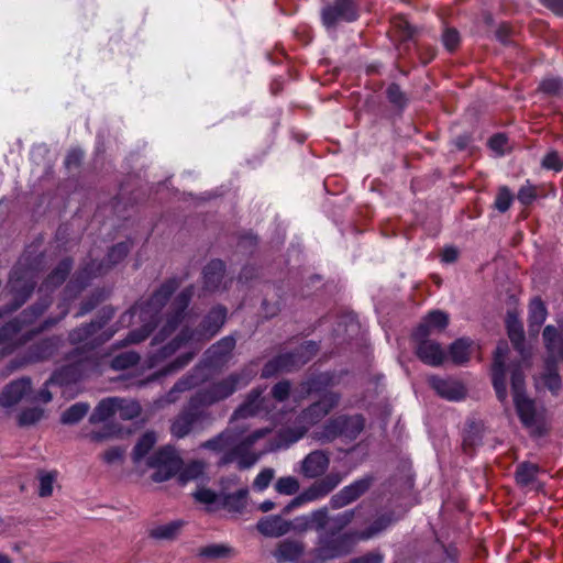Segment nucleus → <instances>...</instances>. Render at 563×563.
Masks as SVG:
<instances>
[{"mask_svg":"<svg viewBox=\"0 0 563 563\" xmlns=\"http://www.w3.org/2000/svg\"><path fill=\"white\" fill-rule=\"evenodd\" d=\"M506 330L512 347L518 353L519 357L510 361V349L507 341L501 340L498 342L494 352L490 375L497 399L501 404H507L508 399L506 384L507 372L512 375L514 371L517 368L523 372L525 369H529L532 366L533 356L532 347L526 342L522 322L515 312L507 313Z\"/></svg>","mask_w":563,"mask_h":563,"instance_id":"obj_1","label":"nucleus"},{"mask_svg":"<svg viewBox=\"0 0 563 563\" xmlns=\"http://www.w3.org/2000/svg\"><path fill=\"white\" fill-rule=\"evenodd\" d=\"M268 432V429H258L245 438L239 439L234 431L225 429L218 435L202 442L200 448L222 454L217 463L218 466L235 462L239 470H246L258 460V455L252 451L253 445L260 439L266 437Z\"/></svg>","mask_w":563,"mask_h":563,"instance_id":"obj_2","label":"nucleus"},{"mask_svg":"<svg viewBox=\"0 0 563 563\" xmlns=\"http://www.w3.org/2000/svg\"><path fill=\"white\" fill-rule=\"evenodd\" d=\"M227 316L228 310L224 306L213 307L203 317L196 330L190 331L189 329H184L175 339L162 346L154 357L159 361L165 360L173 355L186 342L202 343L210 340L224 325Z\"/></svg>","mask_w":563,"mask_h":563,"instance_id":"obj_3","label":"nucleus"},{"mask_svg":"<svg viewBox=\"0 0 563 563\" xmlns=\"http://www.w3.org/2000/svg\"><path fill=\"white\" fill-rule=\"evenodd\" d=\"M510 385L514 404L521 423L532 435L541 437L545 432L542 412L538 409L533 399L526 394V374L518 368L510 375Z\"/></svg>","mask_w":563,"mask_h":563,"instance_id":"obj_4","label":"nucleus"},{"mask_svg":"<svg viewBox=\"0 0 563 563\" xmlns=\"http://www.w3.org/2000/svg\"><path fill=\"white\" fill-rule=\"evenodd\" d=\"M214 421L212 412L195 396L183 406L180 411L170 420L169 431L176 439H184L195 430H202Z\"/></svg>","mask_w":563,"mask_h":563,"instance_id":"obj_5","label":"nucleus"},{"mask_svg":"<svg viewBox=\"0 0 563 563\" xmlns=\"http://www.w3.org/2000/svg\"><path fill=\"white\" fill-rule=\"evenodd\" d=\"M179 285L180 280L177 278H170L162 284L153 294L146 307L141 310L140 317L145 322L144 325L140 330L131 331L125 339L126 343H139L150 335L157 322L156 314L167 303Z\"/></svg>","mask_w":563,"mask_h":563,"instance_id":"obj_6","label":"nucleus"},{"mask_svg":"<svg viewBox=\"0 0 563 563\" xmlns=\"http://www.w3.org/2000/svg\"><path fill=\"white\" fill-rule=\"evenodd\" d=\"M357 542L356 530L336 533L325 529L318 534L313 555L320 562L346 556L353 552Z\"/></svg>","mask_w":563,"mask_h":563,"instance_id":"obj_7","label":"nucleus"},{"mask_svg":"<svg viewBox=\"0 0 563 563\" xmlns=\"http://www.w3.org/2000/svg\"><path fill=\"white\" fill-rule=\"evenodd\" d=\"M318 352V344L307 341L294 351L284 352L268 361L263 369L262 377L268 378L277 373H289L300 368Z\"/></svg>","mask_w":563,"mask_h":563,"instance_id":"obj_8","label":"nucleus"},{"mask_svg":"<svg viewBox=\"0 0 563 563\" xmlns=\"http://www.w3.org/2000/svg\"><path fill=\"white\" fill-rule=\"evenodd\" d=\"M340 397L338 394L329 391L322 397L311 404L308 408L303 409L294 421V426L288 429L289 433L294 434V441L302 438L308 430L321 421L333 408L339 404Z\"/></svg>","mask_w":563,"mask_h":563,"instance_id":"obj_9","label":"nucleus"},{"mask_svg":"<svg viewBox=\"0 0 563 563\" xmlns=\"http://www.w3.org/2000/svg\"><path fill=\"white\" fill-rule=\"evenodd\" d=\"M251 380L249 373L242 371L198 390L194 396L208 409L209 406L221 401L239 388L245 387Z\"/></svg>","mask_w":563,"mask_h":563,"instance_id":"obj_10","label":"nucleus"},{"mask_svg":"<svg viewBox=\"0 0 563 563\" xmlns=\"http://www.w3.org/2000/svg\"><path fill=\"white\" fill-rule=\"evenodd\" d=\"M145 465L154 470L151 478L156 483H162L168 481L180 471L183 461L173 448L164 446L148 455L145 459Z\"/></svg>","mask_w":563,"mask_h":563,"instance_id":"obj_11","label":"nucleus"},{"mask_svg":"<svg viewBox=\"0 0 563 563\" xmlns=\"http://www.w3.org/2000/svg\"><path fill=\"white\" fill-rule=\"evenodd\" d=\"M339 472H330L319 481H314L308 488L290 500L283 509V515L290 514L295 508L310 501L321 499L333 492L342 482Z\"/></svg>","mask_w":563,"mask_h":563,"instance_id":"obj_12","label":"nucleus"},{"mask_svg":"<svg viewBox=\"0 0 563 563\" xmlns=\"http://www.w3.org/2000/svg\"><path fill=\"white\" fill-rule=\"evenodd\" d=\"M195 294L192 285L184 288L173 300L168 308L166 322L159 332L153 339L154 344L162 343L169 336L179 325L185 317V311Z\"/></svg>","mask_w":563,"mask_h":563,"instance_id":"obj_13","label":"nucleus"},{"mask_svg":"<svg viewBox=\"0 0 563 563\" xmlns=\"http://www.w3.org/2000/svg\"><path fill=\"white\" fill-rule=\"evenodd\" d=\"M130 242L117 243L109 250L104 261L99 263H97L96 261H91L90 263L86 264L85 267L81 269L79 276L85 279L101 276L109 272L113 266L119 264L121 261H123L130 253Z\"/></svg>","mask_w":563,"mask_h":563,"instance_id":"obj_14","label":"nucleus"},{"mask_svg":"<svg viewBox=\"0 0 563 563\" xmlns=\"http://www.w3.org/2000/svg\"><path fill=\"white\" fill-rule=\"evenodd\" d=\"M358 16L355 0H334L322 9L321 18L323 24L330 29L340 22H353Z\"/></svg>","mask_w":563,"mask_h":563,"instance_id":"obj_15","label":"nucleus"},{"mask_svg":"<svg viewBox=\"0 0 563 563\" xmlns=\"http://www.w3.org/2000/svg\"><path fill=\"white\" fill-rule=\"evenodd\" d=\"M374 477L367 475L352 484L343 487L330 498V506L332 509H341L365 495L374 484Z\"/></svg>","mask_w":563,"mask_h":563,"instance_id":"obj_16","label":"nucleus"},{"mask_svg":"<svg viewBox=\"0 0 563 563\" xmlns=\"http://www.w3.org/2000/svg\"><path fill=\"white\" fill-rule=\"evenodd\" d=\"M330 466V453L323 450H314L300 462L299 473L308 479L319 481L327 476Z\"/></svg>","mask_w":563,"mask_h":563,"instance_id":"obj_17","label":"nucleus"},{"mask_svg":"<svg viewBox=\"0 0 563 563\" xmlns=\"http://www.w3.org/2000/svg\"><path fill=\"white\" fill-rule=\"evenodd\" d=\"M545 355L543 362H563V324H548L542 332Z\"/></svg>","mask_w":563,"mask_h":563,"instance_id":"obj_18","label":"nucleus"},{"mask_svg":"<svg viewBox=\"0 0 563 563\" xmlns=\"http://www.w3.org/2000/svg\"><path fill=\"white\" fill-rule=\"evenodd\" d=\"M236 345V339L228 335L212 344L206 352L203 361L210 367L223 366L231 358L232 351Z\"/></svg>","mask_w":563,"mask_h":563,"instance_id":"obj_19","label":"nucleus"},{"mask_svg":"<svg viewBox=\"0 0 563 563\" xmlns=\"http://www.w3.org/2000/svg\"><path fill=\"white\" fill-rule=\"evenodd\" d=\"M330 525V512L327 507L319 508L307 516L297 517L291 530L303 533L309 530L318 532L325 530Z\"/></svg>","mask_w":563,"mask_h":563,"instance_id":"obj_20","label":"nucleus"},{"mask_svg":"<svg viewBox=\"0 0 563 563\" xmlns=\"http://www.w3.org/2000/svg\"><path fill=\"white\" fill-rule=\"evenodd\" d=\"M30 377H22L5 385L0 395V405L4 408L13 407L31 390Z\"/></svg>","mask_w":563,"mask_h":563,"instance_id":"obj_21","label":"nucleus"},{"mask_svg":"<svg viewBox=\"0 0 563 563\" xmlns=\"http://www.w3.org/2000/svg\"><path fill=\"white\" fill-rule=\"evenodd\" d=\"M292 522L282 515H272L261 518L256 523L257 531L267 538H279L291 531Z\"/></svg>","mask_w":563,"mask_h":563,"instance_id":"obj_22","label":"nucleus"},{"mask_svg":"<svg viewBox=\"0 0 563 563\" xmlns=\"http://www.w3.org/2000/svg\"><path fill=\"white\" fill-rule=\"evenodd\" d=\"M73 266L74 262L70 257L63 258L44 279L40 287V291L47 294L58 288L69 276Z\"/></svg>","mask_w":563,"mask_h":563,"instance_id":"obj_23","label":"nucleus"},{"mask_svg":"<svg viewBox=\"0 0 563 563\" xmlns=\"http://www.w3.org/2000/svg\"><path fill=\"white\" fill-rule=\"evenodd\" d=\"M419 341L416 352L418 357L426 364L439 366L445 358V353L441 345L427 338L417 339Z\"/></svg>","mask_w":563,"mask_h":563,"instance_id":"obj_24","label":"nucleus"},{"mask_svg":"<svg viewBox=\"0 0 563 563\" xmlns=\"http://www.w3.org/2000/svg\"><path fill=\"white\" fill-rule=\"evenodd\" d=\"M35 288V283L30 279L18 278L11 282V291L13 298L11 303L5 308V312H13L22 307L31 297Z\"/></svg>","mask_w":563,"mask_h":563,"instance_id":"obj_25","label":"nucleus"},{"mask_svg":"<svg viewBox=\"0 0 563 563\" xmlns=\"http://www.w3.org/2000/svg\"><path fill=\"white\" fill-rule=\"evenodd\" d=\"M429 383L435 393L442 398L449 400H460L465 396V389L459 382L442 379L433 376L429 379Z\"/></svg>","mask_w":563,"mask_h":563,"instance_id":"obj_26","label":"nucleus"},{"mask_svg":"<svg viewBox=\"0 0 563 563\" xmlns=\"http://www.w3.org/2000/svg\"><path fill=\"white\" fill-rule=\"evenodd\" d=\"M225 273V265L221 260L210 261L203 268V287L208 291L221 288Z\"/></svg>","mask_w":563,"mask_h":563,"instance_id":"obj_27","label":"nucleus"},{"mask_svg":"<svg viewBox=\"0 0 563 563\" xmlns=\"http://www.w3.org/2000/svg\"><path fill=\"white\" fill-rule=\"evenodd\" d=\"M263 389L254 388L252 389L245 401L234 411V418H249L257 415L262 410L265 409L264 401L265 398L262 396Z\"/></svg>","mask_w":563,"mask_h":563,"instance_id":"obj_28","label":"nucleus"},{"mask_svg":"<svg viewBox=\"0 0 563 563\" xmlns=\"http://www.w3.org/2000/svg\"><path fill=\"white\" fill-rule=\"evenodd\" d=\"M303 543L298 540L286 539L280 541L273 555L278 563L294 562L303 553Z\"/></svg>","mask_w":563,"mask_h":563,"instance_id":"obj_29","label":"nucleus"},{"mask_svg":"<svg viewBox=\"0 0 563 563\" xmlns=\"http://www.w3.org/2000/svg\"><path fill=\"white\" fill-rule=\"evenodd\" d=\"M449 323V317L446 313L435 310L428 314L423 322L419 324L415 332L416 339L428 338L431 329L443 330Z\"/></svg>","mask_w":563,"mask_h":563,"instance_id":"obj_30","label":"nucleus"},{"mask_svg":"<svg viewBox=\"0 0 563 563\" xmlns=\"http://www.w3.org/2000/svg\"><path fill=\"white\" fill-rule=\"evenodd\" d=\"M540 379L547 389H549L553 395H558L562 389L559 363L543 362Z\"/></svg>","mask_w":563,"mask_h":563,"instance_id":"obj_31","label":"nucleus"},{"mask_svg":"<svg viewBox=\"0 0 563 563\" xmlns=\"http://www.w3.org/2000/svg\"><path fill=\"white\" fill-rule=\"evenodd\" d=\"M157 442V434L154 431H146L143 433L135 443L131 457L134 464L139 465L147 455Z\"/></svg>","mask_w":563,"mask_h":563,"instance_id":"obj_32","label":"nucleus"},{"mask_svg":"<svg viewBox=\"0 0 563 563\" xmlns=\"http://www.w3.org/2000/svg\"><path fill=\"white\" fill-rule=\"evenodd\" d=\"M56 343L53 339H45L32 344L26 354L27 362L36 363L48 360L56 352Z\"/></svg>","mask_w":563,"mask_h":563,"instance_id":"obj_33","label":"nucleus"},{"mask_svg":"<svg viewBox=\"0 0 563 563\" xmlns=\"http://www.w3.org/2000/svg\"><path fill=\"white\" fill-rule=\"evenodd\" d=\"M121 406L122 402L118 398L101 400L89 417L90 423L107 421L118 412Z\"/></svg>","mask_w":563,"mask_h":563,"instance_id":"obj_34","label":"nucleus"},{"mask_svg":"<svg viewBox=\"0 0 563 563\" xmlns=\"http://www.w3.org/2000/svg\"><path fill=\"white\" fill-rule=\"evenodd\" d=\"M68 373L69 368H63L60 371H56L52 374V376L45 382L43 388L38 390L35 395L34 400L47 404L52 400L53 396L49 391L51 385H63L68 383Z\"/></svg>","mask_w":563,"mask_h":563,"instance_id":"obj_35","label":"nucleus"},{"mask_svg":"<svg viewBox=\"0 0 563 563\" xmlns=\"http://www.w3.org/2000/svg\"><path fill=\"white\" fill-rule=\"evenodd\" d=\"M341 416L332 418L325 422L320 431L314 432V439L321 443H330L336 438L342 437Z\"/></svg>","mask_w":563,"mask_h":563,"instance_id":"obj_36","label":"nucleus"},{"mask_svg":"<svg viewBox=\"0 0 563 563\" xmlns=\"http://www.w3.org/2000/svg\"><path fill=\"white\" fill-rule=\"evenodd\" d=\"M111 317V312H109L108 314L104 313L99 320L91 321L90 323L71 331L69 334L71 342L77 343L85 341L90 335L100 330Z\"/></svg>","mask_w":563,"mask_h":563,"instance_id":"obj_37","label":"nucleus"},{"mask_svg":"<svg viewBox=\"0 0 563 563\" xmlns=\"http://www.w3.org/2000/svg\"><path fill=\"white\" fill-rule=\"evenodd\" d=\"M342 437L349 440H355L363 431L365 420L361 415L341 416Z\"/></svg>","mask_w":563,"mask_h":563,"instance_id":"obj_38","label":"nucleus"},{"mask_svg":"<svg viewBox=\"0 0 563 563\" xmlns=\"http://www.w3.org/2000/svg\"><path fill=\"white\" fill-rule=\"evenodd\" d=\"M207 464L202 461H192L180 466V471L176 474L177 481L180 485H185L188 482L197 481L205 475Z\"/></svg>","mask_w":563,"mask_h":563,"instance_id":"obj_39","label":"nucleus"},{"mask_svg":"<svg viewBox=\"0 0 563 563\" xmlns=\"http://www.w3.org/2000/svg\"><path fill=\"white\" fill-rule=\"evenodd\" d=\"M394 521V518L391 514H383L379 517H377L373 523L365 530L358 531L356 530V539L360 540H368L373 538L374 536L378 534L383 530H385L387 527L391 525Z\"/></svg>","mask_w":563,"mask_h":563,"instance_id":"obj_40","label":"nucleus"},{"mask_svg":"<svg viewBox=\"0 0 563 563\" xmlns=\"http://www.w3.org/2000/svg\"><path fill=\"white\" fill-rule=\"evenodd\" d=\"M247 495V488H241L235 493L225 494L222 497V505L231 512H242L246 506Z\"/></svg>","mask_w":563,"mask_h":563,"instance_id":"obj_41","label":"nucleus"},{"mask_svg":"<svg viewBox=\"0 0 563 563\" xmlns=\"http://www.w3.org/2000/svg\"><path fill=\"white\" fill-rule=\"evenodd\" d=\"M197 555L207 561L228 559L232 555V549L224 544H209L198 550Z\"/></svg>","mask_w":563,"mask_h":563,"instance_id":"obj_42","label":"nucleus"},{"mask_svg":"<svg viewBox=\"0 0 563 563\" xmlns=\"http://www.w3.org/2000/svg\"><path fill=\"white\" fill-rule=\"evenodd\" d=\"M183 521H172L167 525L151 529L148 536L157 540H173L178 536Z\"/></svg>","mask_w":563,"mask_h":563,"instance_id":"obj_43","label":"nucleus"},{"mask_svg":"<svg viewBox=\"0 0 563 563\" xmlns=\"http://www.w3.org/2000/svg\"><path fill=\"white\" fill-rule=\"evenodd\" d=\"M89 409L90 407L87 402H76L62 413L60 422L64 424H75L88 413Z\"/></svg>","mask_w":563,"mask_h":563,"instance_id":"obj_44","label":"nucleus"},{"mask_svg":"<svg viewBox=\"0 0 563 563\" xmlns=\"http://www.w3.org/2000/svg\"><path fill=\"white\" fill-rule=\"evenodd\" d=\"M52 299L48 295L41 297L35 303L22 312V320L25 323H32L35 319L42 316L51 306Z\"/></svg>","mask_w":563,"mask_h":563,"instance_id":"obj_45","label":"nucleus"},{"mask_svg":"<svg viewBox=\"0 0 563 563\" xmlns=\"http://www.w3.org/2000/svg\"><path fill=\"white\" fill-rule=\"evenodd\" d=\"M538 472L537 464L523 462L517 466L516 481L520 486H528L536 481Z\"/></svg>","mask_w":563,"mask_h":563,"instance_id":"obj_46","label":"nucleus"},{"mask_svg":"<svg viewBox=\"0 0 563 563\" xmlns=\"http://www.w3.org/2000/svg\"><path fill=\"white\" fill-rule=\"evenodd\" d=\"M360 509L361 506H357L353 509L340 512L333 517L330 516V523H332V526L329 529L335 531L336 533H342L341 531L353 522Z\"/></svg>","mask_w":563,"mask_h":563,"instance_id":"obj_47","label":"nucleus"},{"mask_svg":"<svg viewBox=\"0 0 563 563\" xmlns=\"http://www.w3.org/2000/svg\"><path fill=\"white\" fill-rule=\"evenodd\" d=\"M471 342L466 339H459L450 346V357L455 364H463L470 358Z\"/></svg>","mask_w":563,"mask_h":563,"instance_id":"obj_48","label":"nucleus"},{"mask_svg":"<svg viewBox=\"0 0 563 563\" xmlns=\"http://www.w3.org/2000/svg\"><path fill=\"white\" fill-rule=\"evenodd\" d=\"M140 361V355L134 351H125L115 355L111 360V367L117 371H123L136 365Z\"/></svg>","mask_w":563,"mask_h":563,"instance_id":"obj_49","label":"nucleus"},{"mask_svg":"<svg viewBox=\"0 0 563 563\" xmlns=\"http://www.w3.org/2000/svg\"><path fill=\"white\" fill-rule=\"evenodd\" d=\"M548 316V310L540 297H536L529 305L528 323L543 324Z\"/></svg>","mask_w":563,"mask_h":563,"instance_id":"obj_50","label":"nucleus"},{"mask_svg":"<svg viewBox=\"0 0 563 563\" xmlns=\"http://www.w3.org/2000/svg\"><path fill=\"white\" fill-rule=\"evenodd\" d=\"M57 477V472H45L40 470L37 472V478L40 481L38 495L40 497L46 498L52 496L53 494V484L55 483Z\"/></svg>","mask_w":563,"mask_h":563,"instance_id":"obj_51","label":"nucleus"},{"mask_svg":"<svg viewBox=\"0 0 563 563\" xmlns=\"http://www.w3.org/2000/svg\"><path fill=\"white\" fill-rule=\"evenodd\" d=\"M388 101L397 109L402 110L408 103L407 95L401 90L397 84H391L386 89Z\"/></svg>","mask_w":563,"mask_h":563,"instance_id":"obj_52","label":"nucleus"},{"mask_svg":"<svg viewBox=\"0 0 563 563\" xmlns=\"http://www.w3.org/2000/svg\"><path fill=\"white\" fill-rule=\"evenodd\" d=\"M300 488L299 481L294 476H285L277 479L275 489L283 495H295Z\"/></svg>","mask_w":563,"mask_h":563,"instance_id":"obj_53","label":"nucleus"},{"mask_svg":"<svg viewBox=\"0 0 563 563\" xmlns=\"http://www.w3.org/2000/svg\"><path fill=\"white\" fill-rule=\"evenodd\" d=\"M44 410L38 407L26 408L18 417V423L21 427H29L42 419Z\"/></svg>","mask_w":563,"mask_h":563,"instance_id":"obj_54","label":"nucleus"},{"mask_svg":"<svg viewBox=\"0 0 563 563\" xmlns=\"http://www.w3.org/2000/svg\"><path fill=\"white\" fill-rule=\"evenodd\" d=\"M481 441L482 437L479 430L475 426H471L470 429L465 431L463 437V451L466 454H472Z\"/></svg>","mask_w":563,"mask_h":563,"instance_id":"obj_55","label":"nucleus"},{"mask_svg":"<svg viewBox=\"0 0 563 563\" xmlns=\"http://www.w3.org/2000/svg\"><path fill=\"white\" fill-rule=\"evenodd\" d=\"M125 455V449L121 446H112L107 449L102 455L101 459L104 463L112 465V464H119L122 463Z\"/></svg>","mask_w":563,"mask_h":563,"instance_id":"obj_56","label":"nucleus"},{"mask_svg":"<svg viewBox=\"0 0 563 563\" xmlns=\"http://www.w3.org/2000/svg\"><path fill=\"white\" fill-rule=\"evenodd\" d=\"M512 195L507 187H501L495 200V208L500 212H506L512 202Z\"/></svg>","mask_w":563,"mask_h":563,"instance_id":"obj_57","label":"nucleus"},{"mask_svg":"<svg viewBox=\"0 0 563 563\" xmlns=\"http://www.w3.org/2000/svg\"><path fill=\"white\" fill-rule=\"evenodd\" d=\"M541 165L545 169L560 172L563 168V161L556 151H551L543 157Z\"/></svg>","mask_w":563,"mask_h":563,"instance_id":"obj_58","label":"nucleus"},{"mask_svg":"<svg viewBox=\"0 0 563 563\" xmlns=\"http://www.w3.org/2000/svg\"><path fill=\"white\" fill-rule=\"evenodd\" d=\"M196 352H187L180 356H178L174 362L167 365L163 369V374L166 375L168 373L177 372L185 367L194 357Z\"/></svg>","mask_w":563,"mask_h":563,"instance_id":"obj_59","label":"nucleus"},{"mask_svg":"<svg viewBox=\"0 0 563 563\" xmlns=\"http://www.w3.org/2000/svg\"><path fill=\"white\" fill-rule=\"evenodd\" d=\"M291 385L289 380H282L275 384L272 388V396L277 401H285L290 394Z\"/></svg>","mask_w":563,"mask_h":563,"instance_id":"obj_60","label":"nucleus"},{"mask_svg":"<svg viewBox=\"0 0 563 563\" xmlns=\"http://www.w3.org/2000/svg\"><path fill=\"white\" fill-rule=\"evenodd\" d=\"M120 401L122 402V406L118 410V412L120 413V417H122L124 419H132V418L139 416V413L141 411V407L137 402L126 401L123 399H120Z\"/></svg>","mask_w":563,"mask_h":563,"instance_id":"obj_61","label":"nucleus"},{"mask_svg":"<svg viewBox=\"0 0 563 563\" xmlns=\"http://www.w3.org/2000/svg\"><path fill=\"white\" fill-rule=\"evenodd\" d=\"M394 23L395 27L400 32L402 40L413 38L417 30L405 18L399 16Z\"/></svg>","mask_w":563,"mask_h":563,"instance_id":"obj_62","label":"nucleus"},{"mask_svg":"<svg viewBox=\"0 0 563 563\" xmlns=\"http://www.w3.org/2000/svg\"><path fill=\"white\" fill-rule=\"evenodd\" d=\"M442 41L449 51H454L460 44V34L457 30L448 27L442 35Z\"/></svg>","mask_w":563,"mask_h":563,"instance_id":"obj_63","label":"nucleus"},{"mask_svg":"<svg viewBox=\"0 0 563 563\" xmlns=\"http://www.w3.org/2000/svg\"><path fill=\"white\" fill-rule=\"evenodd\" d=\"M273 477H274V471L272 468H265L254 479L253 487L255 489L263 490L266 487H268Z\"/></svg>","mask_w":563,"mask_h":563,"instance_id":"obj_64","label":"nucleus"}]
</instances>
